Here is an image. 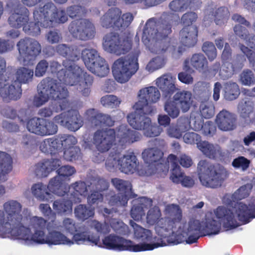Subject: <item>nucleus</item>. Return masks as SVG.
<instances>
[{
	"label": "nucleus",
	"mask_w": 255,
	"mask_h": 255,
	"mask_svg": "<svg viewBox=\"0 0 255 255\" xmlns=\"http://www.w3.org/2000/svg\"><path fill=\"white\" fill-rule=\"evenodd\" d=\"M132 201V207L130 210V215L135 221L142 219L143 215V197L133 198Z\"/></svg>",
	"instance_id": "obj_49"
},
{
	"label": "nucleus",
	"mask_w": 255,
	"mask_h": 255,
	"mask_svg": "<svg viewBox=\"0 0 255 255\" xmlns=\"http://www.w3.org/2000/svg\"><path fill=\"white\" fill-rule=\"evenodd\" d=\"M165 218L170 219L176 225L179 223L182 219V211L178 205L171 204L165 206L164 210Z\"/></svg>",
	"instance_id": "obj_43"
},
{
	"label": "nucleus",
	"mask_w": 255,
	"mask_h": 255,
	"mask_svg": "<svg viewBox=\"0 0 255 255\" xmlns=\"http://www.w3.org/2000/svg\"><path fill=\"white\" fill-rule=\"evenodd\" d=\"M102 243L103 247L109 250L133 252L143 251V243L134 245L132 241L114 234H110L105 237L103 239Z\"/></svg>",
	"instance_id": "obj_16"
},
{
	"label": "nucleus",
	"mask_w": 255,
	"mask_h": 255,
	"mask_svg": "<svg viewBox=\"0 0 255 255\" xmlns=\"http://www.w3.org/2000/svg\"><path fill=\"white\" fill-rule=\"evenodd\" d=\"M68 29L74 38L84 41L92 39L96 33L94 24L88 19L73 20L69 25Z\"/></svg>",
	"instance_id": "obj_17"
},
{
	"label": "nucleus",
	"mask_w": 255,
	"mask_h": 255,
	"mask_svg": "<svg viewBox=\"0 0 255 255\" xmlns=\"http://www.w3.org/2000/svg\"><path fill=\"white\" fill-rule=\"evenodd\" d=\"M42 13L40 16L36 11L34 15L36 18L43 21L44 27L53 26V22L57 24H63L68 20V17L65 10L63 8H58L52 2H48L42 6L39 7Z\"/></svg>",
	"instance_id": "obj_12"
},
{
	"label": "nucleus",
	"mask_w": 255,
	"mask_h": 255,
	"mask_svg": "<svg viewBox=\"0 0 255 255\" xmlns=\"http://www.w3.org/2000/svg\"><path fill=\"white\" fill-rule=\"evenodd\" d=\"M26 127L29 131L41 136L53 135L58 130L57 126L53 121L37 117L29 119Z\"/></svg>",
	"instance_id": "obj_19"
},
{
	"label": "nucleus",
	"mask_w": 255,
	"mask_h": 255,
	"mask_svg": "<svg viewBox=\"0 0 255 255\" xmlns=\"http://www.w3.org/2000/svg\"><path fill=\"white\" fill-rule=\"evenodd\" d=\"M40 150L46 154H55L62 148L59 134L52 138L43 140L40 144Z\"/></svg>",
	"instance_id": "obj_35"
},
{
	"label": "nucleus",
	"mask_w": 255,
	"mask_h": 255,
	"mask_svg": "<svg viewBox=\"0 0 255 255\" xmlns=\"http://www.w3.org/2000/svg\"><path fill=\"white\" fill-rule=\"evenodd\" d=\"M67 187L69 188L68 191L65 193V195H69L70 190L72 189L74 190L73 193L74 194L78 195H83L85 196L87 194L88 189L87 185L85 182L83 181H78L72 184L70 186L67 185Z\"/></svg>",
	"instance_id": "obj_60"
},
{
	"label": "nucleus",
	"mask_w": 255,
	"mask_h": 255,
	"mask_svg": "<svg viewBox=\"0 0 255 255\" xmlns=\"http://www.w3.org/2000/svg\"><path fill=\"white\" fill-rule=\"evenodd\" d=\"M66 12L68 16L73 19L85 16L87 13V10L84 6L79 5H72L66 8Z\"/></svg>",
	"instance_id": "obj_55"
},
{
	"label": "nucleus",
	"mask_w": 255,
	"mask_h": 255,
	"mask_svg": "<svg viewBox=\"0 0 255 255\" xmlns=\"http://www.w3.org/2000/svg\"><path fill=\"white\" fill-rule=\"evenodd\" d=\"M252 188L251 184H247L240 187L232 195L233 199L241 200L248 197Z\"/></svg>",
	"instance_id": "obj_63"
},
{
	"label": "nucleus",
	"mask_w": 255,
	"mask_h": 255,
	"mask_svg": "<svg viewBox=\"0 0 255 255\" xmlns=\"http://www.w3.org/2000/svg\"><path fill=\"white\" fill-rule=\"evenodd\" d=\"M202 49L210 61H213L216 58L217 55V49L213 42H205L203 44Z\"/></svg>",
	"instance_id": "obj_62"
},
{
	"label": "nucleus",
	"mask_w": 255,
	"mask_h": 255,
	"mask_svg": "<svg viewBox=\"0 0 255 255\" xmlns=\"http://www.w3.org/2000/svg\"><path fill=\"white\" fill-rule=\"evenodd\" d=\"M16 46L19 56L24 62L34 60L41 52V45L35 39L25 37L21 39Z\"/></svg>",
	"instance_id": "obj_18"
},
{
	"label": "nucleus",
	"mask_w": 255,
	"mask_h": 255,
	"mask_svg": "<svg viewBox=\"0 0 255 255\" xmlns=\"http://www.w3.org/2000/svg\"><path fill=\"white\" fill-rule=\"evenodd\" d=\"M73 235L72 240L73 244L74 243L77 244H82L86 242H89L91 244L102 247L100 237L99 236L90 235L87 231L78 230Z\"/></svg>",
	"instance_id": "obj_38"
},
{
	"label": "nucleus",
	"mask_w": 255,
	"mask_h": 255,
	"mask_svg": "<svg viewBox=\"0 0 255 255\" xmlns=\"http://www.w3.org/2000/svg\"><path fill=\"white\" fill-rule=\"evenodd\" d=\"M23 228L28 230H25L22 227H20L17 231V234L18 235L11 236L13 238L22 240L25 241H31L39 244H46V236L45 235V233L43 230H35L33 234H31V230L29 228L24 226L23 225Z\"/></svg>",
	"instance_id": "obj_25"
},
{
	"label": "nucleus",
	"mask_w": 255,
	"mask_h": 255,
	"mask_svg": "<svg viewBox=\"0 0 255 255\" xmlns=\"http://www.w3.org/2000/svg\"><path fill=\"white\" fill-rule=\"evenodd\" d=\"M49 186V183L47 186L42 183L34 184L31 187L32 193L35 198L40 201H49L52 198L50 192L58 195L57 193L51 190Z\"/></svg>",
	"instance_id": "obj_39"
},
{
	"label": "nucleus",
	"mask_w": 255,
	"mask_h": 255,
	"mask_svg": "<svg viewBox=\"0 0 255 255\" xmlns=\"http://www.w3.org/2000/svg\"><path fill=\"white\" fill-rule=\"evenodd\" d=\"M237 213L240 220L244 224L249 223L251 219L255 218V204H251L247 206L240 203L236 207Z\"/></svg>",
	"instance_id": "obj_40"
},
{
	"label": "nucleus",
	"mask_w": 255,
	"mask_h": 255,
	"mask_svg": "<svg viewBox=\"0 0 255 255\" xmlns=\"http://www.w3.org/2000/svg\"><path fill=\"white\" fill-rule=\"evenodd\" d=\"M176 225L170 219L164 218L155 225V231L160 237H152V232L149 230L144 229V239L150 243H144V251H150L159 247L165 245L161 238H165L173 233V229L176 228Z\"/></svg>",
	"instance_id": "obj_9"
},
{
	"label": "nucleus",
	"mask_w": 255,
	"mask_h": 255,
	"mask_svg": "<svg viewBox=\"0 0 255 255\" xmlns=\"http://www.w3.org/2000/svg\"><path fill=\"white\" fill-rule=\"evenodd\" d=\"M240 94L238 85L235 82L227 83L225 87L224 97L226 100L233 101L236 99Z\"/></svg>",
	"instance_id": "obj_51"
},
{
	"label": "nucleus",
	"mask_w": 255,
	"mask_h": 255,
	"mask_svg": "<svg viewBox=\"0 0 255 255\" xmlns=\"http://www.w3.org/2000/svg\"><path fill=\"white\" fill-rule=\"evenodd\" d=\"M120 170L125 174H131L138 170L139 162L133 152L121 157Z\"/></svg>",
	"instance_id": "obj_32"
},
{
	"label": "nucleus",
	"mask_w": 255,
	"mask_h": 255,
	"mask_svg": "<svg viewBox=\"0 0 255 255\" xmlns=\"http://www.w3.org/2000/svg\"><path fill=\"white\" fill-rule=\"evenodd\" d=\"M167 163H170L172 166L170 175V180L175 184H179L180 181L185 173L182 171L180 166L177 163V157L173 154H170L167 157Z\"/></svg>",
	"instance_id": "obj_41"
},
{
	"label": "nucleus",
	"mask_w": 255,
	"mask_h": 255,
	"mask_svg": "<svg viewBox=\"0 0 255 255\" xmlns=\"http://www.w3.org/2000/svg\"><path fill=\"white\" fill-rule=\"evenodd\" d=\"M190 63L193 68L199 72H205L208 69V61L201 53H196L192 55Z\"/></svg>",
	"instance_id": "obj_50"
},
{
	"label": "nucleus",
	"mask_w": 255,
	"mask_h": 255,
	"mask_svg": "<svg viewBox=\"0 0 255 255\" xmlns=\"http://www.w3.org/2000/svg\"><path fill=\"white\" fill-rule=\"evenodd\" d=\"M112 183L119 191L123 193V194L128 195V198L137 197V195L132 192L131 185L129 182L118 178H115L112 179Z\"/></svg>",
	"instance_id": "obj_46"
},
{
	"label": "nucleus",
	"mask_w": 255,
	"mask_h": 255,
	"mask_svg": "<svg viewBox=\"0 0 255 255\" xmlns=\"http://www.w3.org/2000/svg\"><path fill=\"white\" fill-rule=\"evenodd\" d=\"M11 14L8 19L9 24L12 27L19 28L23 27V31L29 35L37 36L40 33V26L44 27L43 21L35 17L34 13L36 11L40 16V7L36 8L33 11V18L35 22L29 21V12L28 9L22 5L19 1L12 5Z\"/></svg>",
	"instance_id": "obj_5"
},
{
	"label": "nucleus",
	"mask_w": 255,
	"mask_h": 255,
	"mask_svg": "<svg viewBox=\"0 0 255 255\" xmlns=\"http://www.w3.org/2000/svg\"><path fill=\"white\" fill-rule=\"evenodd\" d=\"M91 185L94 191L101 193L108 189L110 184L105 179L98 177L92 179Z\"/></svg>",
	"instance_id": "obj_59"
},
{
	"label": "nucleus",
	"mask_w": 255,
	"mask_h": 255,
	"mask_svg": "<svg viewBox=\"0 0 255 255\" xmlns=\"http://www.w3.org/2000/svg\"><path fill=\"white\" fill-rule=\"evenodd\" d=\"M122 15L121 10L117 7L110 8L101 18V24L103 27L125 29L133 20V16L129 12Z\"/></svg>",
	"instance_id": "obj_14"
},
{
	"label": "nucleus",
	"mask_w": 255,
	"mask_h": 255,
	"mask_svg": "<svg viewBox=\"0 0 255 255\" xmlns=\"http://www.w3.org/2000/svg\"><path fill=\"white\" fill-rule=\"evenodd\" d=\"M146 223L150 225H155L163 219L161 217V212L158 206H154L150 208L146 215Z\"/></svg>",
	"instance_id": "obj_53"
},
{
	"label": "nucleus",
	"mask_w": 255,
	"mask_h": 255,
	"mask_svg": "<svg viewBox=\"0 0 255 255\" xmlns=\"http://www.w3.org/2000/svg\"><path fill=\"white\" fill-rule=\"evenodd\" d=\"M175 81V77L169 74H165L156 79V85L165 97H170L176 90Z\"/></svg>",
	"instance_id": "obj_33"
},
{
	"label": "nucleus",
	"mask_w": 255,
	"mask_h": 255,
	"mask_svg": "<svg viewBox=\"0 0 255 255\" xmlns=\"http://www.w3.org/2000/svg\"><path fill=\"white\" fill-rule=\"evenodd\" d=\"M46 244L49 245H73V242L60 232L53 231L49 232L46 236Z\"/></svg>",
	"instance_id": "obj_42"
},
{
	"label": "nucleus",
	"mask_w": 255,
	"mask_h": 255,
	"mask_svg": "<svg viewBox=\"0 0 255 255\" xmlns=\"http://www.w3.org/2000/svg\"><path fill=\"white\" fill-rule=\"evenodd\" d=\"M172 100L178 105L183 113H186L189 110L192 103V94L185 90L178 91L174 94Z\"/></svg>",
	"instance_id": "obj_36"
},
{
	"label": "nucleus",
	"mask_w": 255,
	"mask_h": 255,
	"mask_svg": "<svg viewBox=\"0 0 255 255\" xmlns=\"http://www.w3.org/2000/svg\"><path fill=\"white\" fill-rule=\"evenodd\" d=\"M144 93V115H150L156 111L154 104L160 98V93L157 88L153 86L147 87Z\"/></svg>",
	"instance_id": "obj_27"
},
{
	"label": "nucleus",
	"mask_w": 255,
	"mask_h": 255,
	"mask_svg": "<svg viewBox=\"0 0 255 255\" xmlns=\"http://www.w3.org/2000/svg\"><path fill=\"white\" fill-rule=\"evenodd\" d=\"M121 100L116 96L113 95H107L101 99L102 105L108 108H116L121 104Z\"/></svg>",
	"instance_id": "obj_61"
},
{
	"label": "nucleus",
	"mask_w": 255,
	"mask_h": 255,
	"mask_svg": "<svg viewBox=\"0 0 255 255\" xmlns=\"http://www.w3.org/2000/svg\"><path fill=\"white\" fill-rule=\"evenodd\" d=\"M82 58L87 69L95 75L100 77H104L109 73L110 68L108 64L99 55L96 50H83Z\"/></svg>",
	"instance_id": "obj_13"
},
{
	"label": "nucleus",
	"mask_w": 255,
	"mask_h": 255,
	"mask_svg": "<svg viewBox=\"0 0 255 255\" xmlns=\"http://www.w3.org/2000/svg\"><path fill=\"white\" fill-rule=\"evenodd\" d=\"M121 158L117 153H111L106 159L105 165L106 169L109 171H114L117 169L120 170Z\"/></svg>",
	"instance_id": "obj_58"
},
{
	"label": "nucleus",
	"mask_w": 255,
	"mask_h": 255,
	"mask_svg": "<svg viewBox=\"0 0 255 255\" xmlns=\"http://www.w3.org/2000/svg\"><path fill=\"white\" fill-rule=\"evenodd\" d=\"M169 169L167 158L163 159V152L157 148L144 149V175L158 173L166 175Z\"/></svg>",
	"instance_id": "obj_10"
},
{
	"label": "nucleus",
	"mask_w": 255,
	"mask_h": 255,
	"mask_svg": "<svg viewBox=\"0 0 255 255\" xmlns=\"http://www.w3.org/2000/svg\"><path fill=\"white\" fill-rule=\"evenodd\" d=\"M138 51L131 53L116 60L112 67L115 79L119 83H124L129 80L138 69Z\"/></svg>",
	"instance_id": "obj_8"
},
{
	"label": "nucleus",
	"mask_w": 255,
	"mask_h": 255,
	"mask_svg": "<svg viewBox=\"0 0 255 255\" xmlns=\"http://www.w3.org/2000/svg\"><path fill=\"white\" fill-rule=\"evenodd\" d=\"M69 92L61 82L50 77L43 79L38 84V94L34 96L33 104L39 107L48 101L50 99L58 104L55 111L65 110L68 105Z\"/></svg>",
	"instance_id": "obj_4"
},
{
	"label": "nucleus",
	"mask_w": 255,
	"mask_h": 255,
	"mask_svg": "<svg viewBox=\"0 0 255 255\" xmlns=\"http://www.w3.org/2000/svg\"><path fill=\"white\" fill-rule=\"evenodd\" d=\"M237 121L236 116L226 110L220 111L216 119L219 128L223 131L235 129L237 127Z\"/></svg>",
	"instance_id": "obj_26"
},
{
	"label": "nucleus",
	"mask_w": 255,
	"mask_h": 255,
	"mask_svg": "<svg viewBox=\"0 0 255 255\" xmlns=\"http://www.w3.org/2000/svg\"><path fill=\"white\" fill-rule=\"evenodd\" d=\"M198 148L207 157L211 159H216L223 156L221 147L209 143L207 141H202L198 143Z\"/></svg>",
	"instance_id": "obj_37"
},
{
	"label": "nucleus",
	"mask_w": 255,
	"mask_h": 255,
	"mask_svg": "<svg viewBox=\"0 0 255 255\" xmlns=\"http://www.w3.org/2000/svg\"><path fill=\"white\" fill-rule=\"evenodd\" d=\"M171 13L163 14L159 18L149 19L144 25V45L150 52L156 54L165 53L170 46L168 35L171 32Z\"/></svg>",
	"instance_id": "obj_1"
},
{
	"label": "nucleus",
	"mask_w": 255,
	"mask_h": 255,
	"mask_svg": "<svg viewBox=\"0 0 255 255\" xmlns=\"http://www.w3.org/2000/svg\"><path fill=\"white\" fill-rule=\"evenodd\" d=\"M86 114L92 125L95 127H112L114 125L115 121L110 115L100 113L94 109L88 110Z\"/></svg>",
	"instance_id": "obj_28"
},
{
	"label": "nucleus",
	"mask_w": 255,
	"mask_h": 255,
	"mask_svg": "<svg viewBox=\"0 0 255 255\" xmlns=\"http://www.w3.org/2000/svg\"><path fill=\"white\" fill-rule=\"evenodd\" d=\"M166 60V58L163 56L155 57L147 63L145 69L149 72H153L164 67Z\"/></svg>",
	"instance_id": "obj_52"
},
{
	"label": "nucleus",
	"mask_w": 255,
	"mask_h": 255,
	"mask_svg": "<svg viewBox=\"0 0 255 255\" xmlns=\"http://www.w3.org/2000/svg\"><path fill=\"white\" fill-rule=\"evenodd\" d=\"M108 225L110 224V227L117 234L126 235L128 233V226L119 219L110 218L108 222Z\"/></svg>",
	"instance_id": "obj_54"
},
{
	"label": "nucleus",
	"mask_w": 255,
	"mask_h": 255,
	"mask_svg": "<svg viewBox=\"0 0 255 255\" xmlns=\"http://www.w3.org/2000/svg\"><path fill=\"white\" fill-rule=\"evenodd\" d=\"M197 172L201 184L207 188L220 187L227 178V171L223 165L211 163L206 159L199 161Z\"/></svg>",
	"instance_id": "obj_6"
},
{
	"label": "nucleus",
	"mask_w": 255,
	"mask_h": 255,
	"mask_svg": "<svg viewBox=\"0 0 255 255\" xmlns=\"http://www.w3.org/2000/svg\"><path fill=\"white\" fill-rule=\"evenodd\" d=\"M3 210L6 214V223L8 232L11 236L18 235L17 231L20 228L23 229V217L21 214L22 205L16 200H10L3 205ZM26 232L28 231L25 229Z\"/></svg>",
	"instance_id": "obj_11"
},
{
	"label": "nucleus",
	"mask_w": 255,
	"mask_h": 255,
	"mask_svg": "<svg viewBox=\"0 0 255 255\" xmlns=\"http://www.w3.org/2000/svg\"><path fill=\"white\" fill-rule=\"evenodd\" d=\"M72 202L64 198L55 200L53 203V208L59 215H67L72 212Z\"/></svg>",
	"instance_id": "obj_44"
},
{
	"label": "nucleus",
	"mask_w": 255,
	"mask_h": 255,
	"mask_svg": "<svg viewBox=\"0 0 255 255\" xmlns=\"http://www.w3.org/2000/svg\"><path fill=\"white\" fill-rule=\"evenodd\" d=\"M115 139L116 131L114 129H99L94 133L93 143L99 151L105 152L111 148Z\"/></svg>",
	"instance_id": "obj_22"
},
{
	"label": "nucleus",
	"mask_w": 255,
	"mask_h": 255,
	"mask_svg": "<svg viewBox=\"0 0 255 255\" xmlns=\"http://www.w3.org/2000/svg\"><path fill=\"white\" fill-rule=\"evenodd\" d=\"M53 120L55 123L72 131L78 130L84 124L82 117L75 110L63 112L55 116Z\"/></svg>",
	"instance_id": "obj_21"
},
{
	"label": "nucleus",
	"mask_w": 255,
	"mask_h": 255,
	"mask_svg": "<svg viewBox=\"0 0 255 255\" xmlns=\"http://www.w3.org/2000/svg\"><path fill=\"white\" fill-rule=\"evenodd\" d=\"M143 91V89L139 90L138 96L140 100L133 106L134 112L127 116L128 122L130 126L137 130L143 129V97H141Z\"/></svg>",
	"instance_id": "obj_23"
},
{
	"label": "nucleus",
	"mask_w": 255,
	"mask_h": 255,
	"mask_svg": "<svg viewBox=\"0 0 255 255\" xmlns=\"http://www.w3.org/2000/svg\"><path fill=\"white\" fill-rule=\"evenodd\" d=\"M12 169V159L7 153L0 151V182L7 180L6 175ZM5 193L4 187L0 185V195Z\"/></svg>",
	"instance_id": "obj_31"
},
{
	"label": "nucleus",
	"mask_w": 255,
	"mask_h": 255,
	"mask_svg": "<svg viewBox=\"0 0 255 255\" xmlns=\"http://www.w3.org/2000/svg\"><path fill=\"white\" fill-rule=\"evenodd\" d=\"M230 16V13L227 7L225 6L215 7L206 9L203 20L206 21L211 19L216 25L223 26L227 23Z\"/></svg>",
	"instance_id": "obj_24"
},
{
	"label": "nucleus",
	"mask_w": 255,
	"mask_h": 255,
	"mask_svg": "<svg viewBox=\"0 0 255 255\" xmlns=\"http://www.w3.org/2000/svg\"><path fill=\"white\" fill-rule=\"evenodd\" d=\"M198 32L197 26H184L179 32L181 44L187 47L194 46L198 40Z\"/></svg>",
	"instance_id": "obj_30"
},
{
	"label": "nucleus",
	"mask_w": 255,
	"mask_h": 255,
	"mask_svg": "<svg viewBox=\"0 0 255 255\" xmlns=\"http://www.w3.org/2000/svg\"><path fill=\"white\" fill-rule=\"evenodd\" d=\"M6 62L0 56V96L3 101H16L22 95L21 84L28 83L32 79L33 71L28 68L21 67L16 73V80L12 81L10 73H6Z\"/></svg>",
	"instance_id": "obj_3"
},
{
	"label": "nucleus",
	"mask_w": 255,
	"mask_h": 255,
	"mask_svg": "<svg viewBox=\"0 0 255 255\" xmlns=\"http://www.w3.org/2000/svg\"><path fill=\"white\" fill-rule=\"evenodd\" d=\"M75 216L79 220L84 221L95 215V208L85 204H79L74 209Z\"/></svg>",
	"instance_id": "obj_45"
},
{
	"label": "nucleus",
	"mask_w": 255,
	"mask_h": 255,
	"mask_svg": "<svg viewBox=\"0 0 255 255\" xmlns=\"http://www.w3.org/2000/svg\"><path fill=\"white\" fill-rule=\"evenodd\" d=\"M248 45L250 46V49L247 46L242 44L240 45V49L244 55L247 57L253 69L255 70V35H254L249 39Z\"/></svg>",
	"instance_id": "obj_47"
},
{
	"label": "nucleus",
	"mask_w": 255,
	"mask_h": 255,
	"mask_svg": "<svg viewBox=\"0 0 255 255\" xmlns=\"http://www.w3.org/2000/svg\"><path fill=\"white\" fill-rule=\"evenodd\" d=\"M63 65L64 69L61 68V65L56 61H52L49 64L51 72L56 74L60 82L69 86H74L79 83V89L82 95L88 96L93 83V77L87 72H84L74 62L64 60Z\"/></svg>",
	"instance_id": "obj_2"
},
{
	"label": "nucleus",
	"mask_w": 255,
	"mask_h": 255,
	"mask_svg": "<svg viewBox=\"0 0 255 255\" xmlns=\"http://www.w3.org/2000/svg\"><path fill=\"white\" fill-rule=\"evenodd\" d=\"M61 161L58 159H44L35 165L34 172L39 178L47 177L52 171L60 166Z\"/></svg>",
	"instance_id": "obj_29"
},
{
	"label": "nucleus",
	"mask_w": 255,
	"mask_h": 255,
	"mask_svg": "<svg viewBox=\"0 0 255 255\" xmlns=\"http://www.w3.org/2000/svg\"><path fill=\"white\" fill-rule=\"evenodd\" d=\"M242 202L238 203L234 207L235 211L237 215L239 221H238L233 211L224 206H219L214 211L216 217L218 219L220 223H218L216 220H212L207 221L203 227V233L204 236L217 235L221 230V224L226 230H230L235 229L242 224H245L241 221L237 213L236 207L237 205ZM242 204H243L242 203ZM246 223L245 224H246Z\"/></svg>",
	"instance_id": "obj_7"
},
{
	"label": "nucleus",
	"mask_w": 255,
	"mask_h": 255,
	"mask_svg": "<svg viewBox=\"0 0 255 255\" xmlns=\"http://www.w3.org/2000/svg\"><path fill=\"white\" fill-rule=\"evenodd\" d=\"M164 111L172 119L177 118L180 114V108L173 100H167L164 105Z\"/></svg>",
	"instance_id": "obj_57"
},
{
	"label": "nucleus",
	"mask_w": 255,
	"mask_h": 255,
	"mask_svg": "<svg viewBox=\"0 0 255 255\" xmlns=\"http://www.w3.org/2000/svg\"><path fill=\"white\" fill-rule=\"evenodd\" d=\"M56 52L61 56L66 57L65 60L74 62L82 56V51L77 46H68L65 44H60L56 46Z\"/></svg>",
	"instance_id": "obj_34"
},
{
	"label": "nucleus",
	"mask_w": 255,
	"mask_h": 255,
	"mask_svg": "<svg viewBox=\"0 0 255 255\" xmlns=\"http://www.w3.org/2000/svg\"><path fill=\"white\" fill-rule=\"evenodd\" d=\"M234 66L230 62H223L219 72L221 79L226 80L230 78L235 72Z\"/></svg>",
	"instance_id": "obj_64"
},
{
	"label": "nucleus",
	"mask_w": 255,
	"mask_h": 255,
	"mask_svg": "<svg viewBox=\"0 0 255 255\" xmlns=\"http://www.w3.org/2000/svg\"><path fill=\"white\" fill-rule=\"evenodd\" d=\"M160 132L159 127L152 125L150 119L144 116V136L155 137L159 135Z\"/></svg>",
	"instance_id": "obj_56"
},
{
	"label": "nucleus",
	"mask_w": 255,
	"mask_h": 255,
	"mask_svg": "<svg viewBox=\"0 0 255 255\" xmlns=\"http://www.w3.org/2000/svg\"><path fill=\"white\" fill-rule=\"evenodd\" d=\"M103 39V45L105 50L117 55L127 53L132 47L130 38L127 37L122 39L117 32H111L106 34Z\"/></svg>",
	"instance_id": "obj_15"
},
{
	"label": "nucleus",
	"mask_w": 255,
	"mask_h": 255,
	"mask_svg": "<svg viewBox=\"0 0 255 255\" xmlns=\"http://www.w3.org/2000/svg\"><path fill=\"white\" fill-rule=\"evenodd\" d=\"M57 172L58 176H56L50 180L49 187L52 191L57 193L58 196H64L68 191L69 188L67 187V185L64 184L63 181L72 175L76 170L73 167L64 165L60 167Z\"/></svg>",
	"instance_id": "obj_20"
},
{
	"label": "nucleus",
	"mask_w": 255,
	"mask_h": 255,
	"mask_svg": "<svg viewBox=\"0 0 255 255\" xmlns=\"http://www.w3.org/2000/svg\"><path fill=\"white\" fill-rule=\"evenodd\" d=\"M194 92L196 99L201 103L207 102L211 95L209 86L204 82H198L194 87Z\"/></svg>",
	"instance_id": "obj_48"
}]
</instances>
